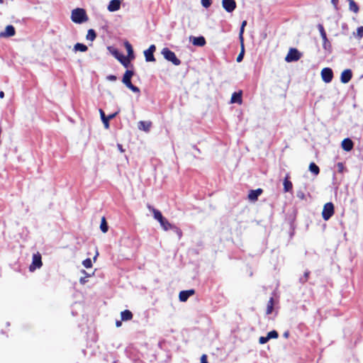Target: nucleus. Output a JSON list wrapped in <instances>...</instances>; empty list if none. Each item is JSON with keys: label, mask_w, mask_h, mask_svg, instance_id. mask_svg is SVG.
I'll return each mask as SVG.
<instances>
[{"label": "nucleus", "mask_w": 363, "mask_h": 363, "mask_svg": "<svg viewBox=\"0 0 363 363\" xmlns=\"http://www.w3.org/2000/svg\"><path fill=\"white\" fill-rule=\"evenodd\" d=\"M111 53L125 67L129 66L130 60L123 55L121 54L116 49H113Z\"/></svg>", "instance_id": "nucleus-8"}, {"label": "nucleus", "mask_w": 363, "mask_h": 363, "mask_svg": "<svg viewBox=\"0 0 363 363\" xmlns=\"http://www.w3.org/2000/svg\"><path fill=\"white\" fill-rule=\"evenodd\" d=\"M269 338L267 335L266 337L262 336L259 338V343L261 345H264L267 343L269 341Z\"/></svg>", "instance_id": "nucleus-38"}, {"label": "nucleus", "mask_w": 363, "mask_h": 363, "mask_svg": "<svg viewBox=\"0 0 363 363\" xmlns=\"http://www.w3.org/2000/svg\"><path fill=\"white\" fill-rule=\"evenodd\" d=\"M244 54H245L244 45H243V43H241V50L236 59L238 62H240L243 60Z\"/></svg>", "instance_id": "nucleus-33"}, {"label": "nucleus", "mask_w": 363, "mask_h": 363, "mask_svg": "<svg viewBox=\"0 0 363 363\" xmlns=\"http://www.w3.org/2000/svg\"><path fill=\"white\" fill-rule=\"evenodd\" d=\"M274 298L271 297L267 302V310H266L267 315H269L272 313L273 309H274Z\"/></svg>", "instance_id": "nucleus-25"}, {"label": "nucleus", "mask_w": 363, "mask_h": 363, "mask_svg": "<svg viewBox=\"0 0 363 363\" xmlns=\"http://www.w3.org/2000/svg\"><path fill=\"white\" fill-rule=\"evenodd\" d=\"M341 145L344 150L350 151L353 148L354 144L350 138H345L342 140Z\"/></svg>", "instance_id": "nucleus-19"}, {"label": "nucleus", "mask_w": 363, "mask_h": 363, "mask_svg": "<svg viewBox=\"0 0 363 363\" xmlns=\"http://www.w3.org/2000/svg\"><path fill=\"white\" fill-rule=\"evenodd\" d=\"M289 174H287L284 179V192H291L293 189L292 182L289 180Z\"/></svg>", "instance_id": "nucleus-17"}, {"label": "nucleus", "mask_w": 363, "mask_h": 363, "mask_svg": "<svg viewBox=\"0 0 363 363\" xmlns=\"http://www.w3.org/2000/svg\"><path fill=\"white\" fill-rule=\"evenodd\" d=\"M152 126V123L150 121H139L138 124V128L139 130H144L147 133Z\"/></svg>", "instance_id": "nucleus-21"}, {"label": "nucleus", "mask_w": 363, "mask_h": 363, "mask_svg": "<svg viewBox=\"0 0 363 363\" xmlns=\"http://www.w3.org/2000/svg\"><path fill=\"white\" fill-rule=\"evenodd\" d=\"M223 8L228 13L233 12L236 8L235 0H222Z\"/></svg>", "instance_id": "nucleus-11"}, {"label": "nucleus", "mask_w": 363, "mask_h": 363, "mask_svg": "<svg viewBox=\"0 0 363 363\" xmlns=\"http://www.w3.org/2000/svg\"><path fill=\"white\" fill-rule=\"evenodd\" d=\"M80 282H81V283H84V279H81Z\"/></svg>", "instance_id": "nucleus-52"}, {"label": "nucleus", "mask_w": 363, "mask_h": 363, "mask_svg": "<svg viewBox=\"0 0 363 363\" xmlns=\"http://www.w3.org/2000/svg\"><path fill=\"white\" fill-rule=\"evenodd\" d=\"M246 25H247V21H242V23L241 27L245 28V26Z\"/></svg>", "instance_id": "nucleus-47"}, {"label": "nucleus", "mask_w": 363, "mask_h": 363, "mask_svg": "<svg viewBox=\"0 0 363 363\" xmlns=\"http://www.w3.org/2000/svg\"><path fill=\"white\" fill-rule=\"evenodd\" d=\"M309 170L315 175H318L320 172L319 167L314 163L311 162L309 165Z\"/></svg>", "instance_id": "nucleus-30"}, {"label": "nucleus", "mask_w": 363, "mask_h": 363, "mask_svg": "<svg viewBox=\"0 0 363 363\" xmlns=\"http://www.w3.org/2000/svg\"><path fill=\"white\" fill-rule=\"evenodd\" d=\"M339 0H331V3L333 5L335 10H338L337 4H338Z\"/></svg>", "instance_id": "nucleus-43"}, {"label": "nucleus", "mask_w": 363, "mask_h": 363, "mask_svg": "<svg viewBox=\"0 0 363 363\" xmlns=\"http://www.w3.org/2000/svg\"><path fill=\"white\" fill-rule=\"evenodd\" d=\"M284 337H288L289 333L288 332L284 333Z\"/></svg>", "instance_id": "nucleus-50"}, {"label": "nucleus", "mask_w": 363, "mask_h": 363, "mask_svg": "<svg viewBox=\"0 0 363 363\" xmlns=\"http://www.w3.org/2000/svg\"><path fill=\"white\" fill-rule=\"evenodd\" d=\"M337 167L339 168V172H342V169L344 168L343 164L342 162L337 163Z\"/></svg>", "instance_id": "nucleus-45"}, {"label": "nucleus", "mask_w": 363, "mask_h": 363, "mask_svg": "<svg viewBox=\"0 0 363 363\" xmlns=\"http://www.w3.org/2000/svg\"><path fill=\"white\" fill-rule=\"evenodd\" d=\"M0 3L2 4L3 3V0H0Z\"/></svg>", "instance_id": "nucleus-53"}, {"label": "nucleus", "mask_w": 363, "mask_h": 363, "mask_svg": "<svg viewBox=\"0 0 363 363\" xmlns=\"http://www.w3.org/2000/svg\"><path fill=\"white\" fill-rule=\"evenodd\" d=\"M356 37L358 38H362L363 37V27H358L357 29V33H355Z\"/></svg>", "instance_id": "nucleus-36"}, {"label": "nucleus", "mask_w": 363, "mask_h": 363, "mask_svg": "<svg viewBox=\"0 0 363 363\" xmlns=\"http://www.w3.org/2000/svg\"><path fill=\"white\" fill-rule=\"evenodd\" d=\"M125 46L127 50L128 57L130 59L134 58L133 50L132 45L128 42H126L125 43Z\"/></svg>", "instance_id": "nucleus-29"}, {"label": "nucleus", "mask_w": 363, "mask_h": 363, "mask_svg": "<svg viewBox=\"0 0 363 363\" xmlns=\"http://www.w3.org/2000/svg\"><path fill=\"white\" fill-rule=\"evenodd\" d=\"M242 101V92L241 91L234 92L232 94V96L230 99V103L241 104Z\"/></svg>", "instance_id": "nucleus-22"}, {"label": "nucleus", "mask_w": 363, "mask_h": 363, "mask_svg": "<svg viewBox=\"0 0 363 363\" xmlns=\"http://www.w3.org/2000/svg\"><path fill=\"white\" fill-rule=\"evenodd\" d=\"M118 113H119V111H116L113 113H111V114H109L108 116H107L108 121L114 118L118 115Z\"/></svg>", "instance_id": "nucleus-42"}, {"label": "nucleus", "mask_w": 363, "mask_h": 363, "mask_svg": "<svg viewBox=\"0 0 363 363\" xmlns=\"http://www.w3.org/2000/svg\"><path fill=\"white\" fill-rule=\"evenodd\" d=\"M349 2V9L351 11L354 13H357L359 11V6L354 2V0H347Z\"/></svg>", "instance_id": "nucleus-26"}, {"label": "nucleus", "mask_w": 363, "mask_h": 363, "mask_svg": "<svg viewBox=\"0 0 363 363\" xmlns=\"http://www.w3.org/2000/svg\"><path fill=\"white\" fill-rule=\"evenodd\" d=\"M267 337H268L269 340L277 339L279 337V334H278L277 331L272 330L268 333Z\"/></svg>", "instance_id": "nucleus-34"}, {"label": "nucleus", "mask_w": 363, "mask_h": 363, "mask_svg": "<svg viewBox=\"0 0 363 363\" xmlns=\"http://www.w3.org/2000/svg\"><path fill=\"white\" fill-rule=\"evenodd\" d=\"M118 149L121 150V152H123V151H124V150H123V148H122V145H121L118 144Z\"/></svg>", "instance_id": "nucleus-49"}, {"label": "nucleus", "mask_w": 363, "mask_h": 363, "mask_svg": "<svg viewBox=\"0 0 363 363\" xmlns=\"http://www.w3.org/2000/svg\"><path fill=\"white\" fill-rule=\"evenodd\" d=\"M4 97V91H0V98L3 99Z\"/></svg>", "instance_id": "nucleus-48"}, {"label": "nucleus", "mask_w": 363, "mask_h": 363, "mask_svg": "<svg viewBox=\"0 0 363 363\" xmlns=\"http://www.w3.org/2000/svg\"><path fill=\"white\" fill-rule=\"evenodd\" d=\"M335 208L332 202L326 203L322 211V217L325 220H329L334 214Z\"/></svg>", "instance_id": "nucleus-4"}, {"label": "nucleus", "mask_w": 363, "mask_h": 363, "mask_svg": "<svg viewBox=\"0 0 363 363\" xmlns=\"http://www.w3.org/2000/svg\"><path fill=\"white\" fill-rule=\"evenodd\" d=\"M309 274H310V272H308V271H306V272H304V275H303L304 281H303V282L307 281V280L308 279V277H309Z\"/></svg>", "instance_id": "nucleus-44"}, {"label": "nucleus", "mask_w": 363, "mask_h": 363, "mask_svg": "<svg viewBox=\"0 0 363 363\" xmlns=\"http://www.w3.org/2000/svg\"><path fill=\"white\" fill-rule=\"evenodd\" d=\"M147 207L152 213L155 219L157 220L159 222L162 221V219L164 218V217H163L162 213L159 210L155 208L150 205H147Z\"/></svg>", "instance_id": "nucleus-15"}, {"label": "nucleus", "mask_w": 363, "mask_h": 363, "mask_svg": "<svg viewBox=\"0 0 363 363\" xmlns=\"http://www.w3.org/2000/svg\"><path fill=\"white\" fill-rule=\"evenodd\" d=\"M82 264L86 268H91L92 267V262L90 258H86L82 262Z\"/></svg>", "instance_id": "nucleus-35"}, {"label": "nucleus", "mask_w": 363, "mask_h": 363, "mask_svg": "<svg viewBox=\"0 0 363 363\" xmlns=\"http://www.w3.org/2000/svg\"><path fill=\"white\" fill-rule=\"evenodd\" d=\"M133 316L132 312L129 310H125L121 313V320L123 321L130 320Z\"/></svg>", "instance_id": "nucleus-23"}, {"label": "nucleus", "mask_w": 363, "mask_h": 363, "mask_svg": "<svg viewBox=\"0 0 363 363\" xmlns=\"http://www.w3.org/2000/svg\"><path fill=\"white\" fill-rule=\"evenodd\" d=\"M207 359H208V357L206 354H202L201 357V362L200 363H208Z\"/></svg>", "instance_id": "nucleus-39"}, {"label": "nucleus", "mask_w": 363, "mask_h": 363, "mask_svg": "<svg viewBox=\"0 0 363 363\" xmlns=\"http://www.w3.org/2000/svg\"><path fill=\"white\" fill-rule=\"evenodd\" d=\"M120 0H111L108 6V10L111 12L116 11L120 9Z\"/></svg>", "instance_id": "nucleus-20"}, {"label": "nucleus", "mask_w": 363, "mask_h": 363, "mask_svg": "<svg viewBox=\"0 0 363 363\" xmlns=\"http://www.w3.org/2000/svg\"><path fill=\"white\" fill-rule=\"evenodd\" d=\"M160 223L164 230H167L172 228V225L169 223V222L165 218H163L162 221H160Z\"/></svg>", "instance_id": "nucleus-28"}, {"label": "nucleus", "mask_w": 363, "mask_h": 363, "mask_svg": "<svg viewBox=\"0 0 363 363\" xmlns=\"http://www.w3.org/2000/svg\"><path fill=\"white\" fill-rule=\"evenodd\" d=\"M43 265L42 257L40 252H37L33 255L32 263L29 267L30 272H34L36 269H40Z\"/></svg>", "instance_id": "nucleus-6"}, {"label": "nucleus", "mask_w": 363, "mask_h": 363, "mask_svg": "<svg viewBox=\"0 0 363 363\" xmlns=\"http://www.w3.org/2000/svg\"><path fill=\"white\" fill-rule=\"evenodd\" d=\"M201 4L204 8L207 9L211 5L212 1L211 0H201Z\"/></svg>", "instance_id": "nucleus-37"}, {"label": "nucleus", "mask_w": 363, "mask_h": 363, "mask_svg": "<svg viewBox=\"0 0 363 363\" xmlns=\"http://www.w3.org/2000/svg\"><path fill=\"white\" fill-rule=\"evenodd\" d=\"M15 35V28L13 26H7L4 32L0 33V37H11Z\"/></svg>", "instance_id": "nucleus-18"}, {"label": "nucleus", "mask_w": 363, "mask_h": 363, "mask_svg": "<svg viewBox=\"0 0 363 363\" xmlns=\"http://www.w3.org/2000/svg\"><path fill=\"white\" fill-rule=\"evenodd\" d=\"M161 54L163 55L164 58L167 61L171 62L174 65H179L181 64V60H179L175 53L170 50L167 48H164L162 50Z\"/></svg>", "instance_id": "nucleus-3"}, {"label": "nucleus", "mask_w": 363, "mask_h": 363, "mask_svg": "<svg viewBox=\"0 0 363 363\" xmlns=\"http://www.w3.org/2000/svg\"><path fill=\"white\" fill-rule=\"evenodd\" d=\"M133 74H134L133 71L126 70L123 77L122 82L132 91H133L134 93L140 94V89L131 83V77L133 76Z\"/></svg>", "instance_id": "nucleus-2"}, {"label": "nucleus", "mask_w": 363, "mask_h": 363, "mask_svg": "<svg viewBox=\"0 0 363 363\" xmlns=\"http://www.w3.org/2000/svg\"><path fill=\"white\" fill-rule=\"evenodd\" d=\"M190 40L196 46L202 47L206 44V40L203 36L190 37Z\"/></svg>", "instance_id": "nucleus-16"}, {"label": "nucleus", "mask_w": 363, "mask_h": 363, "mask_svg": "<svg viewBox=\"0 0 363 363\" xmlns=\"http://www.w3.org/2000/svg\"><path fill=\"white\" fill-rule=\"evenodd\" d=\"M99 113H100V116H101V121L104 125V127L106 128H108L109 121L108 119V117L105 115V113L102 109H99Z\"/></svg>", "instance_id": "nucleus-24"}, {"label": "nucleus", "mask_w": 363, "mask_h": 363, "mask_svg": "<svg viewBox=\"0 0 363 363\" xmlns=\"http://www.w3.org/2000/svg\"><path fill=\"white\" fill-rule=\"evenodd\" d=\"M156 50L155 45H151L149 48L144 51V55L147 62H155V58L154 57V52Z\"/></svg>", "instance_id": "nucleus-10"}, {"label": "nucleus", "mask_w": 363, "mask_h": 363, "mask_svg": "<svg viewBox=\"0 0 363 363\" xmlns=\"http://www.w3.org/2000/svg\"><path fill=\"white\" fill-rule=\"evenodd\" d=\"M96 37V32L93 29H89L87 32L86 40L93 41Z\"/></svg>", "instance_id": "nucleus-31"}, {"label": "nucleus", "mask_w": 363, "mask_h": 363, "mask_svg": "<svg viewBox=\"0 0 363 363\" xmlns=\"http://www.w3.org/2000/svg\"><path fill=\"white\" fill-rule=\"evenodd\" d=\"M321 77L324 82L330 83L333 77V70L329 67H325L321 70Z\"/></svg>", "instance_id": "nucleus-9"}, {"label": "nucleus", "mask_w": 363, "mask_h": 363, "mask_svg": "<svg viewBox=\"0 0 363 363\" xmlns=\"http://www.w3.org/2000/svg\"><path fill=\"white\" fill-rule=\"evenodd\" d=\"M244 28H242V27H240V33H239V36H240V42L241 43H243V33H244Z\"/></svg>", "instance_id": "nucleus-40"}, {"label": "nucleus", "mask_w": 363, "mask_h": 363, "mask_svg": "<svg viewBox=\"0 0 363 363\" xmlns=\"http://www.w3.org/2000/svg\"><path fill=\"white\" fill-rule=\"evenodd\" d=\"M116 325L117 327H120L121 325V321L117 320Z\"/></svg>", "instance_id": "nucleus-46"}, {"label": "nucleus", "mask_w": 363, "mask_h": 363, "mask_svg": "<svg viewBox=\"0 0 363 363\" xmlns=\"http://www.w3.org/2000/svg\"><path fill=\"white\" fill-rule=\"evenodd\" d=\"M106 79L108 80V81H111V82H114L117 79V77L115 76V75H108L106 77Z\"/></svg>", "instance_id": "nucleus-41"}, {"label": "nucleus", "mask_w": 363, "mask_h": 363, "mask_svg": "<svg viewBox=\"0 0 363 363\" xmlns=\"http://www.w3.org/2000/svg\"><path fill=\"white\" fill-rule=\"evenodd\" d=\"M318 29L320 32V36L322 38V40H323V48L325 50H327V51H330L331 50V43L328 40V38H327V35H326V33L325 31V29L323 28V26L322 24H318Z\"/></svg>", "instance_id": "nucleus-5"}, {"label": "nucleus", "mask_w": 363, "mask_h": 363, "mask_svg": "<svg viewBox=\"0 0 363 363\" xmlns=\"http://www.w3.org/2000/svg\"><path fill=\"white\" fill-rule=\"evenodd\" d=\"M98 255H99V253H98V252H96V256L94 257V260L96 259V257L98 256Z\"/></svg>", "instance_id": "nucleus-51"}, {"label": "nucleus", "mask_w": 363, "mask_h": 363, "mask_svg": "<svg viewBox=\"0 0 363 363\" xmlns=\"http://www.w3.org/2000/svg\"><path fill=\"white\" fill-rule=\"evenodd\" d=\"M263 193V189L261 188H258L255 190H250L247 195V199L249 201L252 202H255L257 201L258 197Z\"/></svg>", "instance_id": "nucleus-12"}, {"label": "nucleus", "mask_w": 363, "mask_h": 363, "mask_svg": "<svg viewBox=\"0 0 363 363\" xmlns=\"http://www.w3.org/2000/svg\"><path fill=\"white\" fill-rule=\"evenodd\" d=\"M352 73L350 69H345L340 77L341 82L343 84L348 83L352 79Z\"/></svg>", "instance_id": "nucleus-14"}, {"label": "nucleus", "mask_w": 363, "mask_h": 363, "mask_svg": "<svg viewBox=\"0 0 363 363\" xmlns=\"http://www.w3.org/2000/svg\"><path fill=\"white\" fill-rule=\"evenodd\" d=\"M74 49L75 51L86 52L88 48L82 43H77L74 45Z\"/></svg>", "instance_id": "nucleus-27"}, {"label": "nucleus", "mask_w": 363, "mask_h": 363, "mask_svg": "<svg viewBox=\"0 0 363 363\" xmlns=\"http://www.w3.org/2000/svg\"><path fill=\"white\" fill-rule=\"evenodd\" d=\"M71 19L76 23H82L87 21L86 13L83 9H75L72 10Z\"/></svg>", "instance_id": "nucleus-1"}, {"label": "nucleus", "mask_w": 363, "mask_h": 363, "mask_svg": "<svg viewBox=\"0 0 363 363\" xmlns=\"http://www.w3.org/2000/svg\"><path fill=\"white\" fill-rule=\"evenodd\" d=\"M100 228L103 233H106L108 231V225L104 217L101 219Z\"/></svg>", "instance_id": "nucleus-32"}, {"label": "nucleus", "mask_w": 363, "mask_h": 363, "mask_svg": "<svg viewBox=\"0 0 363 363\" xmlns=\"http://www.w3.org/2000/svg\"><path fill=\"white\" fill-rule=\"evenodd\" d=\"M301 57V52L296 48H291L285 57L287 62L298 61Z\"/></svg>", "instance_id": "nucleus-7"}, {"label": "nucleus", "mask_w": 363, "mask_h": 363, "mask_svg": "<svg viewBox=\"0 0 363 363\" xmlns=\"http://www.w3.org/2000/svg\"><path fill=\"white\" fill-rule=\"evenodd\" d=\"M195 294L194 289H189L186 291H182L179 292V298L182 302H185L188 300V298Z\"/></svg>", "instance_id": "nucleus-13"}]
</instances>
